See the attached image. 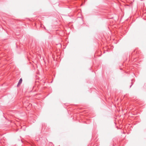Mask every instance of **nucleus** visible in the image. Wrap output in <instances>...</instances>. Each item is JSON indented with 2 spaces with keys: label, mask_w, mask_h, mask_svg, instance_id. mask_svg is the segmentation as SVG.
I'll return each instance as SVG.
<instances>
[{
  "label": "nucleus",
  "mask_w": 146,
  "mask_h": 146,
  "mask_svg": "<svg viewBox=\"0 0 146 146\" xmlns=\"http://www.w3.org/2000/svg\"><path fill=\"white\" fill-rule=\"evenodd\" d=\"M133 84L132 83V82H131V85L130 86V88H131V86Z\"/></svg>",
  "instance_id": "2"
},
{
  "label": "nucleus",
  "mask_w": 146,
  "mask_h": 146,
  "mask_svg": "<svg viewBox=\"0 0 146 146\" xmlns=\"http://www.w3.org/2000/svg\"><path fill=\"white\" fill-rule=\"evenodd\" d=\"M22 82V78H21L20 79V80L18 84L17 85V87H18L19 85H20L21 84Z\"/></svg>",
  "instance_id": "1"
}]
</instances>
